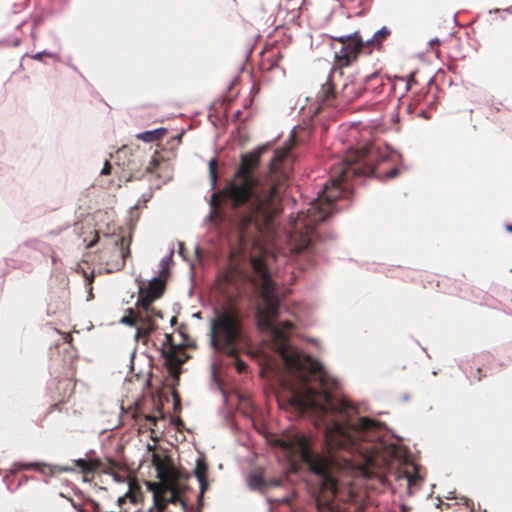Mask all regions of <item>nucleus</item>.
<instances>
[{
	"label": "nucleus",
	"instance_id": "nucleus-25",
	"mask_svg": "<svg viewBox=\"0 0 512 512\" xmlns=\"http://www.w3.org/2000/svg\"><path fill=\"white\" fill-rule=\"evenodd\" d=\"M159 165L158 151L156 150L149 165L146 168V172H153L157 169Z\"/></svg>",
	"mask_w": 512,
	"mask_h": 512
},
{
	"label": "nucleus",
	"instance_id": "nucleus-27",
	"mask_svg": "<svg viewBox=\"0 0 512 512\" xmlns=\"http://www.w3.org/2000/svg\"><path fill=\"white\" fill-rule=\"evenodd\" d=\"M235 359V367L238 373H243L247 369V364L239 358V354L232 356Z\"/></svg>",
	"mask_w": 512,
	"mask_h": 512
},
{
	"label": "nucleus",
	"instance_id": "nucleus-44",
	"mask_svg": "<svg viewBox=\"0 0 512 512\" xmlns=\"http://www.w3.org/2000/svg\"><path fill=\"white\" fill-rule=\"evenodd\" d=\"M150 197V195L147 197L146 194L143 195V201L144 202H147L148 198Z\"/></svg>",
	"mask_w": 512,
	"mask_h": 512
},
{
	"label": "nucleus",
	"instance_id": "nucleus-46",
	"mask_svg": "<svg viewBox=\"0 0 512 512\" xmlns=\"http://www.w3.org/2000/svg\"><path fill=\"white\" fill-rule=\"evenodd\" d=\"M161 133H162V137H164L166 130L164 128H162Z\"/></svg>",
	"mask_w": 512,
	"mask_h": 512
},
{
	"label": "nucleus",
	"instance_id": "nucleus-3",
	"mask_svg": "<svg viewBox=\"0 0 512 512\" xmlns=\"http://www.w3.org/2000/svg\"><path fill=\"white\" fill-rule=\"evenodd\" d=\"M274 446L286 455L290 465L296 469L303 462L314 475L315 500L319 510L335 512L334 499L338 493V481L333 475L331 459L312 451L308 439L300 435H284L274 440Z\"/></svg>",
	"mask_w": 512,
	"mask_h": 512
},
{
	"label": "nucleus",
	"instance_id": "nucleus-39",
	"mask_svg": "<svg viewBox=\"0 0 512 512\" xmlns=\"http://www.w3.org/2000/svg\"><path fill=\"white\" fill-rule=\"evenodd\" d=\"M506 230L512 232V224L506 225Z\"/></svg>",
	"mask_w": 512,
	"mask_h": 512
},
{
	"label": "nucleus",
	"instance_id": "nucleus-19",
	"mask_svg": "<svg viewBox=\"0 0 512 512\" xmlns=\"http://www.w3.org/2000/svg\"><path fill=\"white\" fill-rule=\"evenodd\" d=\"M59 385L63 392H59V395L62 397V401H64L65 397H69L73 392L74 384L69 379H63L59 381Z\"/></svg>",
	"mask_w": 512,
	"mask_h": 512
},
{
	"label": "nucleus",
	"instance_id": "nucleus-45",
	"mask_svg": "<svg viewBox=\"0 0 512 512\" xmlns=\"http://www.w3.org/2000/svg\"><path fill=\"white\" fill-rule=\"evenodd\" d=\"M128 254H129V251H127L126 253L122 252L123 259H125Z\"/></svg>",
	"mask_w": 512,
	"mask_h": 512
},
{
	"label": "nucleus",
	"instance_id": "nucleus-20",
	"mask_svg": "<svg viewBox=\"0 0 512 512\" xmlns=\"http://www.w3.org/2000/svg\"><path fill=\"white\" fill-rule=\"evenodd\" d=\"M208 167H209V175H210L211 184H212V187H214L218 180V173H217L218 161H217V159L216 158L210 159V161L208 163Z\"/></svg>",
	"mask_w": 512,
	"mask_h": 512
},
{
	"label": "nucleus",
	"instance_id": "nucleus-35",
	"mask_svg": "<svg viewBox=\"0 0 512 512\" xmlns=\"http://www.w3.org/2000/svg\"><path fill=\"white\" fill-rule=\"evenodd\" d=\"M170 322H171V325H172V326H173V325H175V324L177 323V317H176V316H173V317L171 318Z\"/></svg>",
	"mask_w": 512,
	"mask_h": 512
},
{
	"label": "nucleus",
	"instance_id": "nucleus-16",
	"mask_svg": "<svg viewBox=\"0 0 512 512\" xmlns=\"http://www.w3.org/2000/svg\"><path fill=\"white\" fill-rule=\"evenodd\" d=\"M387 80L389 82H391V85L393 87L394 90H396V82L397 81H400L401 83L404 84V90H403V94L402 96L408 92L409 90L412 89L413 85L417 83L416 79H415V73H411L408 77H399V76H394L393 79L391 78H387Z\"/></svg>",
	"mask_w": 512,
	"mask_h": 512
},
{
	"label": "nucleus",
	"instance_id": "nucleus-11",
	"mask_svg": "<svg viewBox=\"0 0 512 512\" xmlns=\"http://www.w3.org/2000/svg\"><path fill=\"white\" fill-rule=\"evenodd\" d=\"M44 468H49L51 475L55 473L62 472H74L75 468L71 466H61V465H49L44 462H30V463H21L16 462L12 465L10 471L12 474H16L21 470H37L43 474H45Z\"/></svg>",
	"mask_w": 512,
	"mask_h": 512
},
{
	"label": "nucleus",
	"instance_id": "nucleus-6",
	"mask_svg": "<svg viewBox=\"0 0 512 512\" xmlns=\"http://www.w3.org/2000/svg\"><path fill=\"white\" fill-rule=\"evenodd\" d=\"M136 282L139 289L137 304L141 318L144 320L142 329L150 332L157 328L156 319L160 317V312L152 307V303L160 297V273L153 276L147 284L140 278H136Z\"/></svg>",
	"mask_w": 512,
	"mask_h": 512
},
{
	"label": "nucleus",
	"instance_id": "nucleus-24",
	"mask_svg": "<svg viewBox=\"0 0 512 512\" xmlns=\"http://www.w3.org/2000/svg\"><path fill=\"white\" fill-rule=\"evenodd\" d=\"M43 56H48L50 58H54V59H58L59 58V55L57 53H53V52H48L46 50H43V51H40V52H37L35 53L34 55H32V59L34 60H38V61H41Z\"/></svg>",
	"mask_w": 512,
	"mask_h": 512
},
{
	"label": "nucleus",
	"instance_id": "nucleus-22",
	"mask_svg": "<svg viewBox=\"0 0 512 512\" xmlns=\"http://www.w3.org/2000/svg\"><path fill=\"white\" fill-rule=\"evenodd\" d=\"M170 394L173 398V409L175 413H179L181 411V398L175 387H170Z\"/></svg>",
	"mask_w": 512,
	"mask_h": 512
},
{
	"label": "nucleus",
	"instance_id": "nucleus-37",
	"mask_svg": "<svg viewBox=\"0 0 512 512\" xmlns=\"http://www.w3.org/2000/svg\"><path fill=\"white\" fill-rule=\"evenodd\" d=\"M463 500H464V504H465L467 507H469L470 500H469V499H467V498H463Z\"/></svg>",
	"mask_w": 512,
	"mask_h": 512
},
{
	"label": "nucleus",
	"instance_id": "nucleus-12",
	"mask_svg": "<svg viewBox=\"0 0 512 512\" xmlns=\"http://www.w3.org/2000/svg\"><path fill=\"white\" fill-rule=\"evenodd\" d=\"M364 88V81L358 79H347L339 92V96L347 102H351L356 98L362 96Z\"/></svg>",
	"mask_w": 512,
	"mask_h": 512
},
{
	"label": "nucleus",
	"instance_id": "nucleus-14",
	"mask_svg": "<svg viewBox=\"0 0 512 512\" xmlns=\"http://www.w3.org/2000/svg\"><path fill=\"white\" fill-rule=\"evenodd\" d=\"M385 86L384 79L377 72L367 76L364 80L365 91H371L372 93L379 95L383 92Z\"/></svg>",
	"mask_w": 512,
	"mask_h": 512
},
{
	"label": "nucleus",
	"instance_id": "nucleus-41",
	"mask_svg": "<svg viewBox=\"0 0 512 512\" xmlns=\"http://www.w3.org/2000/svg\"><path fill=\"white\" fill-rule=\"evenodd\" d=\"M64 340H65L66 342H69V341L71 340V336H69V335H65V336H64Z\"/></svg>",
	"mask_w": 512,
	"mask_h": 512
},
{
	"label": "nucleus",
	"instance_id": "nucleus-5",
	"mask_svg": "<svg viewBox=\"0 0 512 512\" xmlns=\"http://www.w3.org/2000/svg\"><path fill=\"white\" fill-rule=\"evenodd\" d=\"M188 475L176 467L172 458L162 449V512L168 504L179 506L185 512V501L182 497L185 485L183 481Z\"/></svg>",
	"mask_w": 512,
	"mask_h": 512
},
{
	"label": "nucleus",
	"instance_id": "nucleus-29",
	"mask_svg": "<svg viewBox=\"0 0 512 512\" xmlns=\"http://www.w3.org/2000/svg\"><path fill=\"white\" fill-rule=\"evenodd\" d=\"M111 166L108 161L105 162L103 169L101 170V175H108L110 174Z\"/></svg>",
	"mask_w": 512,
	"mask_h": 512
},
{
	"label": "nucleus",
	"instance_id": "nucleus-33",
	"mask_svg": "<svg viewBox=\"0 0 512 512\" xmlns=\"http://www.w3.org/2000/svg\"><path fill=\"white\" fill-rule=\"evenodd\" d=\"M164 389V384L162 383V390ZM165 400L168 401V397L165 396ZM161 405L163 406L164 405V393L162 392V402H161Z\"/></svg>",
	"mask_w": 512,
	"mask_h": 512
},
{
	"label": "nucleus",
	"instance_id": "nucleus-34",
	"mask_svg": "<svg viewBox=\"0 0 512 512\" xmlns=\"http://www.w3.org/2000/svg\"><path fill=\"white\" fill-rule=\"evenodd\" d=\"M154 396L157 397V398H160V387L155 389Z\"/></svg>",
	"mask_w": 512,
	"mask_h": 512
},
{
	"label": "nucleus",
	"instance_id": "nucleus-18",
	"mask_svg": "<svg viewBox=\"0 0 512 512\" xmlns=\"http://www.w3.org/2000/svg\"><path fill=\"white\" fill-rule=\"evenodd\" d=\"M136 138L146 143H151L160 140V128L147 130L136 134Z\"/></svg>",
	"mask_w": 512,
	"mask_h": 512
},
{
	"label": "nucleus",
	"instance_id": "nucleus-23",
	"mask_svg": "<svg viewBox=\"0 0 512 512\" xmlns=\"http://www.w3.org/2000/svg\"><path fill=\"white\" fill-rule=\"evenodd\" d=\"M74 463L83 473H89L93 471V467L90 466L84 459L74 460Z\"/></svg>",
	"mask_w": 512,
	"mask_h": 512
},
{
	"label": "nucleus",
	"instance_id": "nucleus-31",
	"mask_svg": "<svg viewBox=\"0 0 512 512\" xmlns=\"http://www.w3.org/2000/svg\"><path fill=\"white\" fill-rule=\"evenodd\" d=\"M477 375L475 376L478 381L482 380L481 368H477Z\"/></svg>",
	"mask_w": 512,
	"mask_h": 512
},
{
	"label": "nucleus",
	"instance_id": "nucleus-17",
	"mask_svg": "<svg viewBox=\"0 0 512 512\" xmlns=\"http://www.w3.org/2000/svg\"><path fill=\"white\" fill-rule=\"evenodd\" d=\"M79 512H101L100 505L93 499L87 498L81 504L72 503Z\"/></svg>",
	"mask_w": 512,
	"mask_h": 512
},
{
	"label": "nucleus",
	"instance_id": "nucleus-47",
	"mask_svg": "<svg viewBox=\"0 0 512 512\" xmlns=\"http://www.w3.org/2000/svg\"><path fill=\"white\" fill-rule=\"evenodd\" d=\"M19 43H20V41H19V40H16V41L13 43V45H14V46H18V45H19Z\"/></svg>",
	"mask_w": 512,
	"mask_h": 512
},
{
	"label": "nucleus",
	"instance_id": "nucleus-7",
	"mask_svg": "<svg viewBox=\"0 0 512 512\" xmlns=\"http://www.w3.org/2000/svg\"><path fill=\"white\" fill-rule=\"evenodd\" d=\"M185 326H181L173 333H166V343L169 346L168 351L162 348V358H165V366L174 378L178 379L180 374V366L184 363V359L180 357L183 354V348L186 346L187 336L185 334Z\"/></svg>",
	"mask_w": 512,
	"mask_h": 512
},
{
	"label": "nucleus",
	"instance_id": "nucleus-26",
	"mask_svg": "<svg viewBox=\"0 0 512 512\" xmlns=\"http://www.w3.org/2000/svg\"><path fill=\"white\" fill-rule=\"evenodd\" d=\"M152 462L155 470V477L160 480V455L158 453H153Z\"/></svg>",
	"mask_w": 512,
	"mask_h": 512
},
{
	"label": "nucleus",
	"instance_id": "nucleus-43",
	"mask_svg": "<svg viewBox=\"0 0 512 512\" xmlns=\"http://www.w3.org/2000/svg\"><path fill=\"white\" fill-rule=\"evenodd\" d=\"M114 478H115V480H116L117 482H120V481H121L120 477H119L118 475H116V474H114Z\"/></svg>",
	"mask_w": 512,
	"mask_h": 512
},
{
	"label": "nucleus",
	"instance_id": "nucleus-30",
	"mask_svg": "<svg viewBox=\"0 0 512 512\" xmlns=\"http://www.w3.org/2000/svg\"><path fill=\"white\" fill-rule=\"evenodd\" d=\"M267 485L274 486V487L280 486L281 485V480L280 479H271L269 481V483H267Z\"/></svg>",
	"mask_w": 512,
	"mask_h": 512
},
{
	"label": "nucleus",
	"instance_id": "nucleus-15",
	"mask_svg": "<svg viewBox=\"0 0 512 512\" xmlns=\"http://www.w3.org/2000/svg\"><path fill=\"white\" fill-rule=\"evenodd\" d=\"M390 30L387 27H382L378 30L371 39L364 41L367 48V53L370 54L374 49H380L382 42L390 35Z\"/></svg>",
	"mask_w": 512,
	"mask_h": 512
},
{
	"label": "nucleus",
	"instance_id": "nucleus-42",
	"mask_svg": "<svg viewBox=\"0 0 512 512\" xmlns=\"http://www.w3.org/2000/svg\"><path fill=\"white\" fill-rule=\"evenodd\" d=\"M164 290H165V283H164V281L162 280V288H161L162 294L164 293Z\"/></svg>",
	"mask_w": 512,
	"mask_h": 512
},
{
	"label": "nucleus",
	"instance_id": "nucleus-48",
	"mask_svg": "<svg viewBox=\"0 0 512 512\" xmlns=\"http://www.w3.org/2000/svg\"><path fill=\"white\" fill-rule=\"evenodd\" d=\"M57 407H58V404H54V405L52 406V408H57Z\"/></svg>",
	"mask_w": 512,
	"mask_h": 512
},
{
	"label": "nucleus",
	"instance_id": "nucleus-32",
	"mask_svg": "<svg viewBox=\"0 0 512 512\" xmlns=\"http://www.w3.org/2000/svg\"><path fill=\"white\" fill-rule=\"evenodd\" d=\"M182 135L183 133L177 134L175 137H173V141L177 140L178 142H180Z\"/></svg>",
	"mask_w": 512,
	"mask_h": 512
},
{
	"label": "nucleus",
	"instance_id": "nucleus-4",
	"mask_svg": "<svg viewBox=\"0 0 512 512\" xmlns=\"http://www.w3.org/2000/svg\"><path fill=\"white\" fill-rule=\"evenodd\" d=\"M246 335L240 310L231 305L217 312L211 321V345L227 356L240 353Z\"/></svg>",
	"mask_w": 512,
	"mask_h": 512
},
{
	"label": "nucleus",
	"instance_id": "nucleus-10",
	"mask_svg": "<svg viewBox=\"0 0 512 512\" xmlns=\"http://www.w3.org/2000/svg\"><path fill=\"white\" fill-rule=\"evenodd\" d=\"M336 76L342 78L343 72L342 70L333 68L327 80L321 86L318 99L322 106H334V102L339 96V92L336 91Z\"/></svg>",
	"mask_w": 512,
	"mask_h": 512
},
{
	"label": "nucleus",
	"instance_id": "nucleus-21",
	"mask_svg": "<svg viewBox=\"0 0 512 512\" xmlns=\"http://www.w3.org/2000/svg\"><path fill=\"white\" fill-rule=\"evenodd\" d=\"M250 484L254 488H264L265 486H267V482L265 481V479L262 477L261 474L258 473H254L251 475Z\"/></svg>",
	"mask_w": 512,
	"mask_h": 512
},
{
	"label": "nucleus",
	"instance_id": "nucleus-40",
	"mask_svg": "<svg viewBox=\"0 0 512 512\" xmlns=\"http://www.w3.org/2000/svg\"><path fill=\"white\" fill-rule=\"evenodd\" d=\"M93 294H92V288L90 287L89 289V293H88V300H90L92 298Z\"/></svg>",
	"mask_w": 512,
	"mask_h": 512
},
{
	"label": "nucleus",
	"instance_id": "nucleus-8",
	"mask_svg": "<svg viewBox=\"0 0 512 512\" xmlns=\"http://www.w3.org/2000/svg\"><path fill=\"white\" fill-rule=\"evenodd\" d=\"M334 40L341 44L339 50L335 51V63L338 66L336 69L341 70L357 60L361 53H367L364 40L359 32H354L350 35L333 37Z\"/></svg>",
	"mask_w": 512,
	"mask_h": 512
},
{
	"label": "nucleus",
	"instance_id": "nucleus-2",
	"mask_svg": "<svg viewBox=\"0 0 512 512\" xmlns=\"http://www.w3.org/2000/svg\"><path fill=\"white\" fill-rule=\"evenodd\" d=\"M389 162L388 153L381 152L373 144L348 149L342 161L332 166L330 179L321 195L293 220L290 233L291 251L296 255L307 254L310 258L315 253L318 239L317 224L333 213V203L336 200L346 198L352 193L351 181L362 176L394 178L399 173L396 167L383 168Z\"/></svg>",
	"mask_w": 512,
	"mask_h": 512
},
{
	"label": "nucleus",
	"instance_id": "nucleus-36",
	"mask_svg": "<svg viewBox=\"0 0 512 512\" xmlns=\"http://www.w3.org/2000/svg\"><path fill=\"white\" fill-rule=\"evenodd\" d=\"M28 481V477L27 476H23L21 481L19 482L18 486H20L23 482H27Z\"/></svg>",
	"mask_w": 512,
	"mask_h": 512
},
{
	"label": "nucleus",
	"instance_id": "nucleus-28",
	"mask_svg": "<svg viewBox=\"0 0 512 512\" xmlns=\"http://www.w3.org/2000/svg\"><path fill=\"white\" fill-rule=\"evenodd\" d=\"M120 322L123 324H127V325H133L134 319L132 316H124V317H122Z\"/></svg>",
	"mask_w": 512,
	"mask_h": 512
},
{
	"label": "nucleus",
	"instance_id": "nucleus-1",
	"mask_svg": "<svg viewBox=\"0 0 512 512\" xmlns=\"http://www.w3.org/2000/svg\"><path fill=\"white\" fill-rule=\"evenodd\" d=\"M290 141V145L274 151L263 179L255 173L267 147L242 154L232 179L220 192L212 194L210 204L218 209L222 197L232 208L243 209L237 225L240 249L245 251L251 246L260 252L259 256L250 257L254 276H249V280L260 287L261 297L256 321L259 330L268 334L296 381L287 379L282 382L291 393L289 401H347L334 397L332 391L336 389L337 381L327 374L319 361L289 346L286 331L293 328V323L288 320L276 322L280 300L264 259L260 235L271 229L274 217L282 211V195L289 186L293 170L291 149L299 142L296 129L292 130Z\"/></svg>",
	"mask_w": 512,
	"mask_h": 512
},
{
	"label": "nucleus",
	"instance_id": "nucleus-13",
	"mask_svg": "<svg viewBox=\"0 0 512 512\" xmlns=\"http://www.w3.org/2000/svg\"><path fill=\"white\" fill-rule=\"evenodd\" d=\"M194 474L200 483V493H201V495H203L209 486V483L207 480L208 464L206 463L204 458L197 459L196 467L194 469Z\"/></svg>",
	"mask_w": 512,
	"mask_h": 512
},
{
	"label": "nucleus",
	"instance_id": "nucleus-9",
	"mask_svg": "<svg viewBox=\"0 0 512 512\" xmlns=\"http://www.w3.org/2000/svg\"><path fill=\"white\" fill-rule=\"evenodd\" d=\"M51 253L52 249L47 243L37 239L29 240L21 244L14 252L12 261L15 264L13 266L40 261L42 258L50 256Z\"/></svg>",
	"mask_w": 512,
	"mask_h": 512
},
{
	"label": "nucleus",
	"instance_id": "nucleus-38",
	"mask_svg": "<svg viewBox=\"0 0 512 512\" xmlns=\"http://www.w3.org/2000/svg\"><path fill=\"white\" fill-rule=\"evenodd\" d=\"M123 502H125V498L124 497H119L118 498L119 505H121Z\"/></svg>",
	"mask_w": 512,
	"mask_h": 512
}]
</instances>
